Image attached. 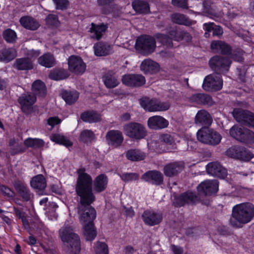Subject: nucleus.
Returning a JSON list of instances; mask_svg holds the SVG:
<instances>
[{
	"label": "nucleus",
	"instance_id": "f257e3e1",
	"mask_svg": "<svg viewBox=\"0 0 254 254\" xmlns=\"http://www.w3.org/2000/svg\"><path fill=\"white\" fill-rule=\"evenodd\" d=\"M231 224L237 228H242V224L250 222L254 217V206L251 203H243L235 205L232 209Z\"/></svg>",
	"mask_w": 254,
	"mask_h": 254
},
{
	"label": "nucleus",
	"instance_id": "f03ea898",
	"mask_svg": "<svg viewBox=\"0 0 254 254\" xmlns=\"http://www.w3.org/2000/svg\"><path fill=\"white\" fill-rule=\"evenodd\" d=\"M59 236L64 243L63 249L67 254H78L80 251L79 236L71 226H64L59 230Z\"/></svg>",
	"mask_w": 254,
	"mask_h": 254
},
{
	"label": "nucleus",
	"instance_id": "7ed1b4c3",
	"mask_svg": "<svg viewBox=\"0 0 254 254\" xmlns=\"http://www.w3.org/2000/svg\"><path fill=\"white\" fill-rule=\"evenodd\" d=\"M78 177L75 190L80 199L95 198L92 192V185L93 180L91 176L85 172L84 168H80L77 170Z\"/></svg>",
	"mask_w": 254,
	"mask_h": 254
},
{
	"label": "nucleus",
	"instance_id": "20e7f679",
	"mask_svg": "<svg viewBox=\"0 0 254 254\" xmlns=\"http://www.w3.org/2000/svg\"><path fill=\"white\" fill-rule=\"evenodd\" d=\"M95 200V198L80 199L77 209L79 219L82 224L93 222L96 216L95 209L91 204Z\"/></svg>",
	"mask_w": 254,
	"mask_h": 254
},
{
	"label": "nucleus",
	"instance_id": "39448f33",
	"mask_svg": "<svg viewBox=\"0 0 254 254\" xmlns=\"http://www.w3.org/2000/svg\"><path fill=\"white\" fill-rule=\"evenodd\" d=\"M156 41L152 36L143 35L137 37L135 48L140 54L147 56L154 52L156 49Z\"/></svg>",
	"mask_w": 254,
	"mask_h": 254
},
{
	"label": "nucleus",
	"instance_id": "423d86ee",
	"mask_svg": "<svg viewBox=\"0 0 254 254\" xmlns=\"http://www.w3.org/2000/svg\"><path fill=\"white\" fill-rule=\"evenodd\" d=\"M197 138L200 142L211 145L218 144L222 137L216 131L208 127H202L197 132Z\"/></svg>",
	"mask_w": 254,
	"mask_h": 254
},
{
	"label": "nucleus",
	"instance_id": "0eeeda50",
	"mask_svg": "<svg viewBox=\"0 0 254 254\" xmlns=\"http://www.w3.org/2000/svg\"><path fill=\"white\" fill-rule=\"evenodd\" d=\"M139 102L141 107L149 112L165 111L170 107L169 102H161L158 99L146 97L140 99Z\"/></svg>",
	"mask_w": 254,
	"mask_h": 254
},
{
	"label": "nucleus",
	"instance_id": "6e6552de",
	"mask_svg": "<svg viewBox=\"0 0 254 254\" xmlns=\"http://www.w3.org/2000/svg\"><path fill=\"white\" fill-rule=\"evenodd\" d=\"M125 134L129 138L134 139L143 138L146 135L145 127L141 124L131 122L124 126Z\"/></svg>",
	"mask_w": 254,
	"mask_h": 254
},
{
	"label": "nucleus",
	"instance_id": "1a4fd4ad",
	"mask_svg": "<svg viewBox=\"0 0 254 254\" xmlns=\"http://www.w3.org/2000/svg\"><path fill=\"white\" fill-rule=\"evenodd\" d=\"M230 63L229 59L220 56L213 57L209 62L210 67L219 75L228 71Z\"/></svg>",
	"mask_w": 254,
	"mask_h": 254
},
{
	"label": "nucleus",
	"instance_id": "9d476101",
	"mask_svg": "<svg viewBox=\"0 0 254 254\" xmlns=\"http://www.w3.org/2000/svg\"><path fill=\"white\" fill-rule=\"evenodd\" d=\"M199 197L191 191H186L179 195H175L173 204L175 207H182L188 204H193L198 202Z\"/></svg>",
	"mask_w": 254,
	"mask_h": 254
},
{
	"label": "nucleus",
	"instance_id": "9b49d317",
	"mask_svg": "<svg viewBox=\"0 0 254 254\" xmlns=\"http://www.w3.org/2000/svg\"><path fill=\"white\" fill-rule=\"evenodd\" d=\"M223 80L218 74H209L206 76L203 81L202 87L207 91H216L222 88Z\"/></svg>",
	"mask_w": 254,
	"mask_h": 254
},
{
	"label": "nucleus",
	"instance_id": "f8f14e48",
	"mask_svg": "<svg viewBox=\"0 0 254 254\" xmlns=\"http://www.w3.org/2000/svg\"><path fill=\"white\" fill-rule=\"evenodd\" d=\"M68 70L71 72L81 75L86 70V65L82 58L79 56L72 55L68 59Z\"/></svg>",
	"mask_w": 254,
	"mask_h": 254
},
{
	"label": "nucleus",
	"instance_id": "ddd939ff",
	"mask_svg": "<svg viewBox=\"0 0 254 254\" xmlns=\"http://www.w3.org/2000/svg\"><path fill=\"white\" fill-rule=\"evenodd\" d=\"M234 119L245 126L254 127V114L246 110L235 109L233 112Z\"/></svg>",
	"mask_w": 254,
	"mask_h": 254
},
{
	"label": "nucleus",
	"instance_id": "4468645a",
	"mask_svg": "<svg viewBox=\"0 0 254 254\" xmlns=\"http://www.w3.org/2000/svg\"><path fill=\"white\" fill-rule=\"evenodd\" d=\"M219 183L216 180H206L201 183L197 187L200 195H209L217 192Z\"/></svg>",
	"mask_w": 254,
	"mask_h": 254
},
{
	"label": "nucleus",
	"instance_id": "2eb2a0df",
	"mask_svg": "<svg viewBox=\"0 0 254 254\" xmlns=\"http://www.w3.org/2000/svg\"><path fill=\"white\" fill-rule=\"evenodd\" d=\"M107 144L113 148H118L122 146L124 141V135L119 130H109L105 136Z\"/></svg>",
	"mask_w": 254,
	"mask_h": 254
},
{
	"label": "nucleus",
	"instance_id": "dca6fc26",
	"mask_svg": "<svg viewBox=\"0 0 254 254\" xmlns=\"http://www.w3.org/2000/svg\"><path fill=\"white\" fill-rule=\"evenodd\" d=\"M36 100L35 95L28 92L22 94L18 99L22 112L26 114L31 113L32 111V105Z\"/></svg>",
	"mask_w": 254,
	"mask_h": 254
},
{
	"label": "nucleus",
	"instance_id": "f3484780",
	"mask_svg": "<svg viewBox=\"0 0 254 254\" xmlns=\"http://www.w3.org/2000/svg\"><path fill=\"white\" fill-rule=\"evenodd\" d=\"M124 84L129 87H139L145 83V77L138 74H127L123 76L122 79Z\"/></svg>",
	"mask_w": 254,
	"mask_h": 254
},
{
	"label": "nucleus",
	"instance_id": "a211bd4d",
	"mask_svg": "<svg viewBox=\"0 0 254 254\" xmlns=\"http://www.w3.org/2000/svg\"><path fill=\"white\" fill-rule=\"evenodd\" d=\"M141 179L152 184L159 186L163 183L164 177L162 173L157 170L148 171L141 176Z\"/></svg>",
	"mask_w": 254,
	"mask_h": 254
},
{
	"label": "nucleus",
	"instance_id": "6ab92c4d",
	"mask_svg": "<svg viewBox=\"0 0 254 254\" xmlns=\"http://www.w3.org/2000/svg\"><path fill=\"white\" fill-rule=\"evenodd\" d=\"M141 216L144 223L149 226L157 225L162 220L161 214L149 210L144 211Z\"/></svg>",
	"mask_w": 254,
	"mask_h": 254
},
{
	"label": "nucleus",
	"instance_id": "aec40b11",
	"mask_svg": "<svg viewBox=\"0 0 254 254\" xmlns=\"http://www.w3.org/2000/svg\"><path fill=\"white\" fill-rule=\"evenodd\" d=\"M13 186L17 192L23 200L28 201L33 198V194L30 191L27 185L22 181L17 180L13 183Z\"/></svg>",
	"mask_w": 254,
	"mask_h": 254
},
{
	"label": "nucleus",
	"instance_id": "412c9836",
	"mask_svg": "<svg viewBox=\"0 0 254 254\" xmlns=\"http://www.w3.org/2000/svg\"><path fill=\"white\" fill-rule=\"evenodd\" d=\"M183 164L180 162H173L166 164L163 168V172L167 177L177 176L184 169Z\"/></svg>",
	"mask_w": 254,
	"mask_h": 254
},
{
	"label": "nucleus",
	"instance_id": "4be33fe9",
	"mask_svg": "<svg viewBox=\"0 0 254 254\" xmlns=\"http://www.w3.org/2000/svg\"><path fill=\"white\" fill-rule=\"evenodd\" d=\"M206 171L209 174L222 179L225 178L227 174L226 169L217 162L208 163L206 166Z\"/></svg>",
	"mask_w": 254,
	"mask_h": 254
},
{
	"label": "nucleus",
	"instance_id": "5701e85b",
	"mask_svg": "<svg viewBox=\"0 0 254 254\" xmlns=\"http://www.w3.org/2000/svg\"><path fill=\"white\" fill-rule=\"evenodd\" d=\"M147 124L150 129L158 130L167 127L169 122L161 116H154L148 119Z\"/></svg>",
	"mask_w": 254,
	"mask_h": 254
},
{
	"label": "nucleus",
	"instance_id": "b1692460",
	"mask_svg": "<svg viewBox=\"0 0 254 254\" xmlns=\"http://www.w3.org/2000/svg\"><path fill=\"white\" fill-rule=\"evenodd\" d=\"M211 48L214 53L223 55H230L232 51L230 45L221 40L213 41L211 44Z\"/></svg>",
	"mask_w": 254,
	"mask_h": 254
},
{
	"label": "nucleus",
	"instance_id": "393cba45",
	"mask_svg": "<svg viewBox=\"0 0 254 254\" xmlns=\"http://www.w3.org/2000/svg\"><path fill=\"white\" fill-rule=\"evenodd\" d=\"M108 28V24L102 23L99 24L92 23L89 31L92 33L91 38L97 40L102 38Z\"/></svg>",
	"mask_w": 254,
	"mask_h": 254
},
{
	"label": "nucleus",
	"instance_id": "a878e982",
	"mask_svg": "<svg viewBox=\"0 0 254 254\" xmlns=\"http://www.w3.org/2000/svg\"><path fill=\"white\" fill-rule=\"evenodd\" d=\"M30 185L36 192L42 194L43 191L47 186V182L43 175H38L32 179Z\"/></svg>",
	"mask_w": 254,
	"mask_h": 254
},
{
	"label": "nucleus",
	"instance_id": "bb28decb",
	"mask_svg": "<svg viewBox=\"0 0 254 254\" xmlns=\"http://www.w3.org/2000/svg\"><path fill=\"white\" fill-rule=\"evenodd\" d=\"M188 99L190 102L199 105H210L212 102L211 97L205 93L194 94L189 97Z\"/></svg>",
	"mask_w": 254,
	"mask_h": 254
},
{
	"label": "nucleus",
	"instance_id": "cd10ccee",
	"mask_svg": "<svg viewBox=\"0 0 254 254\" xmlns=\"http://www.w3.org/2000/svg\"><path fill=\"white\" fill-rule=\"evenodd\" d=\"M95 55L97 56H106L112 53V47L107 42H97L94 46Z\"/></svg>",
	"mask_w": 254,
	"mask_h": 254
},
{
	"label": "nucleus",
	"instance_id": "c85d7f7f",
	"mask_svg": "<svg viewBox=\"0 0 254 254\" xmlns=\"http://www.w3.org/2000/svg\"><path fill=\"white\" fill-rule=\"evenodd\" d=\"M13 67L18 70H29L33 68V61L29 58H21L16 59Z\"/></svg>",
	"mask_w": 254,
	"mask_h": 254
},
{
	"label": "nucleus",
	"instance_id": "c756f323",
	"mask_svg": "<svg viewBox=\"0 0 254 254\" xmlns=\"http://www.w3.org/2000/svg\"><path fill=\"white\" fill-rule=\"evenodd\" d=\"M37 62L41 65L47 68L53 67L57 64L54 55L48 52L39 57L37 60Z\"/></svg>",
	"mask_w": 254,
	"mask_h": 254
},
{
	"label": "nucleus",
	"instance_id": "7c9ffc66",
	"mask_svg": "<svg viewBox=\"0 0 254 254\" xmlns=\"http://www.w3.org/2000/svg\"><path fill=\"white\" fill-rule=\"evenodd\" d=\"M212 121L210 115L204 110L198 111L195 117V124H199L203 126H209Z\"/></svg>",
	"mask_w": 254,
	"mask_h": 254
},
{
	"label": "nucleus",
	"instance_id": "2f4dec72",
	"mask_svg": "<svg viewBox=\"0 0 254 254\" xmlns=\"http://www.w3.org/2000/svg\"><path fill=\"white\" fill-rule=\"evenodd\" d=\"M20 24L25 29L30 30H36L40 26V24L35 18L29 16H24L19 20Z\"/></svg>",
	"mask_w": 254,
	"mask_h": 254
},
{
	"label": "nucleus",
	"instance_id": "473e14b6",
	"mask_svg": "<svg viewBox=\"0 0 254 254\" xmlns=\"http://www.w3.org/2000/svg\"><path fill=\"white\" fill-rule=\"evenodd\" d=\"M108 184V178L105 174L97 176L94 180V190L96 192H101L105 190Z\"/></svg>",
	"mask_w": 254,
	"mask_h": 254
},
{
	"label": "nucleus",
	"instance_id": "72a5a7b5",
	"mask_svg": "<svg viewBox=\"0 0 254 254\" xmlns=\"http://www.w3.org/2000/svg\"><path fill=\"white\" fill-rule=\"evenodd\" d=\"M103 78L104 84L107 88H115L120 84L118 76L112 71L107 72Z\"/></svg>",
	"mask_w": 254,
	"mask_h": 254
},
{
	"label": "nucleus",
	"instance_id": "f704fd0d",
	"mask_svg": "<svg viewBox=\"0 0 254 254\" xmlns=\"http://www.w3.org/2000/svg\"><path fill=\"white\" fill-rule=\"evenodd\" d=\"M69 76L68 71L62 68H55L49 74L50 79L58 81L67 78Z\"/></svg>",
	"mask_w": 254,
	"mask_h": 254
},
{
	"label": "nucleus",
	"instance_id": "c9c22d12",
	"mask_svg": "<svg viewBox=\"0 0 254 254\" xmlns=\"http://www.w3.org/2000/svg\"><path fill=\"white\" fill-rule=\"evenodd\" d=\"M132 6L138 13L146 14L150 12L149 5L147 1L135 0L132 2Z\"/></svg>",
	"mask_w": 254,
	"mask_h": 254
},
{
	"label": "nucleus",
	"instance_id": "e433bc0d",
	"mask_svg": "<svg viewBox=\"0 0 254 254\" xmlns=\"http://www.w3.org/2000/svg\"><path fill=\"white\" fill-rule=\"evenodd\" d=\"M159 67V64L150 59L144 60L140 65L141 70L145 73H155L158 70Z\"/></svg>",
	"mask_w": 254,
	"mask_h": 254
},
{
	"label": "nucleus",
	"instance_id": "4c0bfd02",
	"mask_svg": "<svg viewBox=\"0 0 254 254\" xmlns=\"http://www.w3.org/2000/svg\"><path fill=\"white\" fill-rule=\"evenodd\" d=\"M82 225L83 227V233L85 239L87 241L94 240L97 235V232L93 222H88Z\"/></svg>",
	"mask_w": 254,
	"mask_h": 254
},
{
	"label": "nucleus",
	"instance_id": "58836bf2",
	"mask_svg": "<svg viewBox=\"0 0 254 254\" xmlns=\"http://www.w3.org/2000/svg\"><path fill=\"white\" fill-rule=\"evenodd\" d=\"M80 119L84 122L96 123L101 121V116L94 111H85L80 115Z\"/></svg>",
	"mask_w": 254,
	"mask_h": 254
},
{
	"label": "nucleus",
	"instance_id": "ea45409f",
	"mask_svg": "<svg viewBox=\"0 0 254 254\" xmlns=\"http://www.w3.org/2000/svg\"><path fill=\"white\" fill-rule=\"evenodd\" d=\"M172 21L179 25L185 26H190L192 24V21L186 15L179 13H175L171 15Z\"/></svg>",
	"mask_w": 254,
	"mask_h": 254
},
{
	"label": "nucleus",
	"instance_id": "a19ab883",
	"mask_svg": "<svg viewBox=\"0 0 254 254\" xmlns=\"http://www.w3.org/2000/svg\"><path fill=\"white\" fill-rule=\"evenodd\" d=\"M16 56V51L13 48H5L0 51V60L5 63L12 61Z\"/></svg>",
	"mask_w": 254,
	"mask_h": 254
},
{
	"label": "nucleus",
	"instance_id": "79ce46f5",
	"mask_svg": "<svg viewBox=\"0 0 254 254\" xmlns=\"http://www.w3.org/2000/svg\"><path fill=\"white\" fill-rule=\"evenodd\" d=\"M32 91L35 95L39 97H45L47 91L45 83L41 80L35 81L32 86Z\"/></svg>",
	"mask_w": 254,
	"mask_h": 254
},
{
	"label": "nucleus",
	"instance_id": "37998d69",
	"mask_svg": "<svg viewBox=\"0 0 254 254\" xmlns=\"http://www.w3.org/2000/svg\"><path fill=\"white\" fill-rule=\"evenodd\" d=\"M62 96L66 104L72 105L75 103L79 97V93L76 91H63Z\"/></svg>",
	"mask_w": 254,
	"mask_h": 254
},
{
	"label": "nucleus",
	"instance_id": "c03bdc74",
	"mask_svg": "<svg viewBox=\"0 0 254 254\" xmlns=\"http://www.w3.org/2000/svg\"><path fill=\"white\" fill-rule=\"evenodd\" d=\"M127 158L132 161H138L143 160L145 157V154L138 149H130L126 153Z\"/></svg>",
	"mask_w": 254,
	"mask_h": 254
},
{
	"label": "nucleus",
	"instance_id": "a18cd8bd",
	"mask_svg": "<svg viewBox=\"0 0 254 254\" xmlns=\"http://www.w3.org/2000/svg\"><path fill=\"white\" fill-rule=\"evenodd\" d=\"M51 139L54 142L64 145L66 147L71 146L72 145V143L69 139L64 136L60 134L55 133L52 134Z\"/></svg>",
	"mask_w": 254,
	"mask_h": 254
},
{
	"label": "nucleus",
	"instance_id": "49530a36",
	"mask_svg": "<svg viewBox=\"0 0 254 254\" xmlns=\"http://www.w3.org/2000/svg\"><path fill=\"white\" fill-rule=\"evenodd\" d=\"M245 129L242 127L234 125L230 129L229 133L232 137L240 141Z\"/></svg>",
	"mask_w": 254,
	"mask_h": 254
},
{
	"label": "nucleus",
	"instance_id": "de8ad7c7",
	"mask_svg": "<svg viewBox=\"0 0 254 254\" xmlns=\"http://www.w3.org/2000/svg\"><path fill=\"white\" fill-rule=\"evenodd\" d=\"M95 137L94 132L88 129H85L81 132L79 139L84 143L91 142Z\"/></svg>",
	"mask_w": 254,
	"mask_h": 254
},
{
	"label": "nucleus",
	"instance_id": "09e8293b",
	"mask_svg": "<svg viewBox=\"0 0 254 254\" xmlns=\"http://www.w3.org/2000/svg\"><path fill=\"white\" fill-rule=\"evenodd\" d=\"M24 144L28 147L37 148L42 147L44 142L40 139L28 138L25 140Z\"/></svg>",
	"mask_w": 254,
	"mask_h": 254
},
{
	"label": "nucleus",
	"instance_id": "8fccbe9b",
	"mask_svg": "<svg viewBox=\"0 0 254 254\" xmlns=\"http://www.w3.org/2000/svg\"><path fill=\"white\" fill-rule=\"evenodd\" d=\"M4 39L9 43H14L17 39L16 32L9 28L5 30L2 34Z\"/></svg>",
	"mask_w": 254,
	"mask_h": 254
},
{
	"label": "nucleus",
	"instance_id": "3c124183",
	"mask_svg": "<svg viewBox=\"0 0 254 254\" xmlns=\"http://www.w3.org/2000/svg\"><path fill=\"white\" fill-rule=\"evenodd\" d=\"M242 147L233 146L226 150V155L231 158L238 159L240 153H243L241 151Z\"/></svg>",
	"mask_w": 254,
	"mask_h": 254
},
{
	"label": "nucleus",
	"instance_id": "603ef678",
	"mask_svg": "<svg viewBox=\"0 0 254 254\" xmlns=\"http://www.w3.org/2000/svg\"><path fill=\"white\" fill-rule=\"evenodd\" d=\"M240 141L246 143L254 142V132L245 128Z\"/></svg>",
	"mask_w": 254,
	"mask_h": 254
},
{
	"label": "nucleus",
	"instance_id": "864d4df0",
	"mask_svg": "<svg viewBox=\"0 0 254 254\" xmlns=\"http://www.w3.org/2000/svg\"><path fill=\"white\" fill-rule=\"evenodd\" d=\"M241 151L243 153H240L238 160L248 162L254 157V155L249 150L244 147H242Z\"/></svg>",
	"mask_w": 254,
	"mask_h": 254
},
{
	"label": "nucleus",
	"instance_id": "5fc2aeb1",
	"mask_svg": "<svg viewBox=\"0 0 254 254\" xmlns=\"http://www.w3.org/2000/svg\"><path fill=\"white\" fill-rule=\"evenodd\" d=\"M122 180L125 182L136 181L139 179V175L135 173H125L120 175Z\"/></svg>",
	"mask_w": 254,
	"mask_h": 254
},
{
	"label": "nucleus",
	"instance_id": "6e6d98bb",
	"mask_svg": "<svg viewBox=\"0 0 254 254\" xmlns=\"http://www.w3.org/2000/svg\"><path fill=\"white\" fill-rule=\"evenodd\" d=\"M95 251L96 254H109L108 247L105 243L97 242Z\"/></svg>",
	"mask_w": 254,
	"mask_h": 254
},
{
	"label": "nucleus",
	"instance_id": "4d7b16f0",
	"mask_svg": "<svg viewBox=\"0 0 254 254\" xmlns=\"http://www.w3.org/2000/svg\"><path fill=\"white\" fill-rule=\"evenodd\" d=\"M161 141L164 142L167 145H172L174 148H176L175 142L174 137L169 134H163L161 135Z\"/></svg>",
	"mask_w": 254,
	"mask_h": 254
},
{
	"label": "nucleus",
	"instance_id": "13d9d810",
	"mask_svg": "<svg viewBox=\"0 0 254 254\" xmlns=\"http://www.w3.org/2000/svg\"><path fill=\"white\" fill-rule=\"evenodd\" d=\"M46 24L49 26L57 27L59 24V21L57 15L55 14H49L46 18Z\"/></svg>",
	"mask_w": 254,
	"mask_h": 254
},
{
	"label": "nucleus",
	"instance_id": "bf43d9fd",
	"mask_svg": "<svg viewBox=\"0 0 254 254\" xmlns=\"http://www.w3.org/2000/svg\"><path fill=\"white\" fill-rule=\"evenodd\" d=\"M157 38L163 45H165L168 47H173L172 39L169 36L165 34H160L158 35Z\"/></svg>",
	"mask_w": 254,
	"mask_h": 254
},
{
	"label": "nucleus",
	"instance_id": "052dcab7",
	"mask_svg": "<svg viewBox=\"0 0 254 254\" xmlns=\"http://www.w3.org/2000/svg\"><path fill=\"white\" fill-rule=\"evenodd\" d=\"M244 51L239 48L236 49L232 52V58L236 61L241 62L243 61Z\"/></svg>",
	"mask_w": 254,
	"mask_h": 254
},
{
	"label": "nucleus",
	"instance_id": "680f3d73",
	"mask_svg": "<svg viewBox=\"0 0 254 254\" xmlns=\"http://www.w3.org/2000/svg\"><path fill=\"white\" fill-rule=\"evenodd\" d=\"M188 0H172V4L177 7L182 9H189Z\"/></svg>",
	"mask_w": 254,
	"mask_h": 254
},
{
	"label": "nucleus",
	"instance_id": "e2e57ef3",
	"mask_svg": "<svg viewBox=\"0 0 254 254\" xmlns=\"http://www.w3.org/2000/svg\"><path fill=\"white\" fill-rule=\"evenodd\" d=\"M57 9L64 10L67 8L68 2L67 0H53Z\"/></svg>",
	"mask_w": 254,
	"mask_h": 254
},
{
	"label": "nucleus",
	"instance_id": "0e129e2a",
	"mask_svg": "<svg viewBox=\"0 0 254 254\" xmlns=\"http://www.w3.org/2000/svg\"><path fill=\"white\" fill-rule=\"evenodd\" d=\"M0 190L4 195L7 197H12L15 195L14 192L10 188L5 186H1Z\"/></svg>",
	"mask_w": 254,
	"mask_h": 254
},
{
	"label": "nucleus",
	"instance_id": "69168bd1",
	"mask_svg": "<svg viewBox=\"0 0 254 254\" xmlns=\"http://www.w3.org/2000/svg\"><path fill=\"white\" fill-rule=\"evenodd\" d=\"M25 151V149L21 144H17L16 145L11 148L10 153L11 155L22 153Z\"/></svg>",
	"mask_w": 254,
	"mask_h": 254
},
{
	"label": "nucleus",
	"instance_id": "338daca9",
	"mask_svg": "<svg viewBox=\"0 0 254 254\" xmlns=\"http://www.w3.org/2000/svg\"><path fill=\"white\" fill-rule=\"evenodd\" d=\"M182 31H177V30L173 29L170 30L169 32V35L172 37V39H173L175 41H180L181 39Z\"/></svg>",
	"mask_w": 254,
	"mask_h": 254
},
{
	"label": "nucleus",
	"instance_id": "774afa93",
	"mask_svg": "<svg viewBox=\"0 0 254 254\" xmlns=\"http://www.w3.org/2000/svg\"><path fill=\"white\" fill-rule=\"evenodd\" d=\"M40 54V51L39 50H29L27 53L26 55L27 57H26V58H29L30 60L33 61V59L34 60L37 58Z\"/></svg>",
	"mask_w": 254,
	"mask_h": 254
}]
</instances>
